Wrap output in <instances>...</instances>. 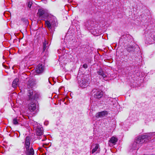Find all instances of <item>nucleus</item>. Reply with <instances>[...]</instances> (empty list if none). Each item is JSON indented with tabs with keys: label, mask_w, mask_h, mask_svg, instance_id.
<instances>
[{
	"label": "nucleus",
	"mask_w": 155,
	"mask_h": 155,
	"mask_svg": "<svg viewBox=\"0 0 155 155\" xmlns=\"http://www.w3.org/2000/svg\"><path fill=\"white\" fill-rule=\"evenodd\" d=\"M27 95L28 96V101L29 103L28 105V109L32 112L35 110L36 108L35 96L33 95V90L32 89L28 90Z\"/></svg>",
	"instance_id": "1"
},
{
	"label": "nucleus",
	"mask_w": 155,
	"mask_h": 155,
	"mask_svg": "<svg viewBox=\"0 0 155 155\" xmlns=\"http://www.w3.org/2000/svg\"><path fill=\"white\" fill-rule=\"evenodd\" d=\"M155 135L154 133H150L138 136L136 139L135 142L137 144H141L144 142H147Z\"/></svg>",
	"instance_id": "2"
},
{
	"label": "nucleus",
	"mask_w": 155,
	"mask_h": 155,
	"mask_svg": "<svg viewBox=\"0 0 155 155\" xmlns=\"http://www.w3.org/2000/svg\"><path fill=\"white\" fill-rule=\"evenodd\" d=\"M31 140V138L29 137H26L24 144L26 155H34V150L32 147L30 146Z\"/></svg>",
	"instance_id": "3"
},
{
	"label": "nucleus",
	"mask_w": 155,
	"mask_h": 155,
	"mask_svg": "<svg viewBox=\"0 0 155 155\" xmlns=\"http://www.w3.org/2000/svg\"><path fill=\"white\" fill-rule=\"evenodd\" d=\"M45 24L51 33L54 32V28L57 26L58 24L57 22L54 20L47 21H45Z\"/></svg>",
	"instance_id": "4"
},
{
	"label": "nucleus",
	"mask_w": 155,
	"mask_h": 155,
	"mask_svg": "<svg viewBox=\"0 0 155 155\" xmlns=\"http://www.w3.org/2000/svg\"><path fill=\"white\" fill-rule=\"evenodd\" d=\"M91 94L93 97L97 99L101 98L103 95V92L102 91L96 89H93L91 91Z\"/></svg>",
	"instance_id": "5"
},
{
	"label": "nucleus",
	"mask_w": 155,
	"mask_h": 155,
	"mask_svg": "<svg viewBox=\"0 0 155 155\" xmlns=\"http://www.w3.org/2000/svg\"><path fill=\"white\" fill-rule=\"evenodd\" d=\"M89 79L87 78H82L81 81H80L79 84L81 87H86L88 85L89 82Z\"/></svg>",
	"instance_id": "6"
},
{
	"label": "nucleus",
	"mask_w": 155,
	"mask_h": 155,
	"mask_svg": "<svg viewBox=\"0 0 155 155\" xmlns=\"http://www.w3.org/2000/svg\"><path fill=\"white\" fill-rule=\"evenodd\" d=\"M44 70V68L42 64H39L37 66L36 71L37 73L39 74L42 73Z\"/></svg>",
	"instance_id": "7"
},
{
	"label": "nucleus",
	"mask_w": 155,
	"mask_h": 155,
	"mask_svg": "<svg viewBox=\"0 0 155 155\" xmlns=\"http://www.w3.org/2000/svg\"><path fill=\"white\" fill-rule=\"evenodd\" d=\"M107 114V111H104L97 113L96 115V117L97 118H99V117H104Z\"/></svg>",
	"instance_id": "8"
},
{
	"label": "nucleus",
	"mask_w": 155,
	"mask_h": 155,
	"mask_svg": "<svg viewBox=\"0 0 155 155\" xmlns=\"http://www.w3.org/2000/svg\"><path fill=\"white\" fill-rule=\"evenodd\" d=\"M126 50L129 52H134L135 50V48L132 45H128L126 48Z\"/></svg>",
	"instance_id": "9"
},
{
	"label": "nucleus",
	"mask_w": 155,
	"mask_h": 155,
	"mask_svg": "<svg viewBox=\"0 0 155 155\" xmlns=\"http://www.w3.org/2000/svg\"><path fill=\"white\" fill-rule=\"evenodd\" d=\"M36 134L37 135L41 136L43 134V128L42 127H38L36 129Z\"/></svg>",
	"instance_id": "10"
},
{
	"label": "nucleus",
	"mask_w": 155,
	"mask_h": 155,
	"mask_svg": "<svg viewBox=\"0 0 155 155\" xmlns=\"http://www.w3.org/2000/svg\"><path fill=\"white\" fill-rule=\"evenodd\" d=\"M18 81V79L17 78H16L14 80L12 84V86L13 87L15 88L17 87Z\"/></svg>",
	"instance_id": "11"
},
{
	"label": "nucleus",
	"mask_w": 155,
	"mask_h": 155,
	"mask_svg": "<svg viewBox=\"0 0 155 155\" xmlns=\"http://www.w3.org/2000/svg\"><path fill=\"white\" fill-rule=\"evenodd\" d=\"M117 141V138L114 137H113L109 140V142L112 143L113 145H114L116 144V143Z\"/></svg>",
	"instance_id": "12"
},
{
	"label": "nucleus",
	"mask_w": 155,
	"mask_h": 155,
	"mask_svg": "<svg viewBox=\"0 0 155 155\" xmlns=\"http://www.w3.org/2000/svg\"><path fill=\"white\" fill-rule=\"evenodd\" d=\"M45 13V11L42 9H39L38 10V12L37 13V15L40 17H41Z\"/></svg>",
	"instance_id": "13"
},
{
	"label": "nucleus",
	"mask_w": 155,
	"mask_h": 155,
	"mask_svg": "<svg viewBox=\"0 0 155 155\" xmlns=\"http://www.w3.org/2000/svg\"><path fill=\"white\" fill-rule=\"evenodd\" d=\"M98 74L101 76L102 77L105 78L106 75L104 74L103 71L101 69H100L97 72Z\"/></svg>",
	"instance_id": "14"
},
{
	"label": "nucleus",
	"mask_w": 155,
	"mask_h": 155,
	"mask_svg": "<svg viewBox=\"0 0 155 155\" xmlns=\"http://www.w3.org/2000/svg\"><path fill=\"white\" fill-rule=\"evenodd\" d=\"M20 122L19 117H17L14 118L13 120V122L14 124L17 125L19 124V122Z\"/></svg>",
	"instance_id": "15"
},
{
	"label": "nucleus",
	"mask_w": 155,
	"mask_h": 155,
	"mask_svg": "<svg viewBox=\"0 0 155 155\" xmlns=\"http://www.w3.org/2000/svg\"><path fill=\"white\" fill-rule=\"evenodd\" d=\"M34 85V83L33 82L28 81L27 84V87L28 88H32Z\"/></svg>",
	"instance_id": "16"
},
{
	"label": "nucleus",
	"mask_w": 155,
	"mask_h": 155,
	"mask_svg": "<svg viewBox=\"0 0 155 155\" xmlns=\"http://www.w3.org/2000/svg\"><path fill=\"white\" fill-rule=\"evenodd\" d=\"M47 44V42L46 41H45L43 43V48L42 53L44 52L45 51V49H46L47 48L46 45Z\"/></svg>",
	"instance_id": "17"
},
{
	"label": "nucleus",
	"mask_w": 155,
	"mask_h": 155,
	"mask_svg": "<svg viewBox=\"0 0 155 155\" xmlns=\"http://www.w3.org/2000/svg\"><path fill=\"white\" fill-rule=\"evenodd\" d=\"M99 147V145L97 144H96V146L94 149H93L92 151V153H94L96 151L97 149H98Z\"/></svg>",
	"instance_id": "18"
},
{
	"label": "nucleus",
	"mask_w": 155,
	"mask_h": 155,
	"mask_svg": "<svg viewBox=\"0 0 155 155\" xmlns=\"http://www.w3.org/2000/svg\"><path fill=\"white\" fill-rule=\"evenodd\" d=\"M21 21L24 22L25 24H28V20L25 18H21Z\"/></svg>",
	"instance_id": "19"
},
{
	"label": "nucleus",
	"mask_w": 155,
	"mask_h": 155,
	"mask_svg": "<svg viewBox=\"0 0 155 155\" xmlns=\"http://www.w3.org/2000/svg\"><path fill=\"white\" fill-rule=\"evenodd\" d=\"M32 5V2H29L27 4V6L29 8H30Z\"/></svg>",
	"instance_id": "20"
},
{
	"label": "nucleus",
	"mask_w": 155,
	"mask_h": 155,
	"mask_svg": "<svg viewBox=\"0 0 155 155\" xmlns=\"http://www.w3.org/2000/svg\"><path fill=\"white\" fill-rule=\"evenodd\" d=\"M83 67L84 68H87V65L86 64H84L83 65Z\"/></svg>",
	"instance_id": "21"
},
{
	"label": "nucleus",
	"mask_w": 155,
	"mask_h": 155,
	"mask_svg": "<svg viewBox=\"0 0 155 155\" xmlns=\"http://www.w3.org/2000/svg\"><path fill=\"white\" fill-rule=\"evenodd\" d=\"M43 137L44 138L42 140V141H44L46 139V138L45 137V136H43Z\"/></svg>",
	"instance_id": "22"
},
{
	"label": "nucleus",
	"mask_w": 155,
	"mask_h": 155,
	"mask_svg": "<svg viewBox=\"0 0 155 155\" xmlns=\"http://www.w3.org/2000/svg\"><path fill=\"white\" fill-rule=\"evenodd\" d=\"M153 39L155 41V34L154 35H153Z\"/></svg>",
	"instance_id": "23"
}]
</instances>
